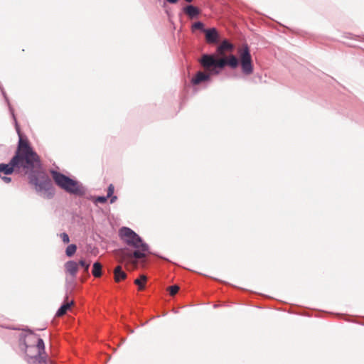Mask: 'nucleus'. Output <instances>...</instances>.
I'll list each match as a JSON object with an SVG mask.
<instances>
[{"label":"nucleus","mask_w":364,"mask_h":364,"mask_svg":"<svg viewBox=\"0 0 364 364\" xmlns=\"http://www.w3.org/2000/svg\"><path fill=\"white\" fill-rule=\"evenodd\" d=\"M114 187L112 184H110L109 186H108V189H107V198H110L113 193H114Z\"/></svg>","instance_id":"nucleus-18"},{"label":"nucleus","mask_w":364,"mask_h":364,"mask_svg":"<svg viewBox=\"0 0 364 364\" xmlns=\"http://www.w3.org/2000/svg\"><path fill=\"white\" fill-rule=\"evenodd\" d=\"M60 238L62 239L64 243H68L70 242L69 236L67 233L63 232L60 235Z\"/></svg>","instance_id":"nucleus-17"},{"label":"nucleus","mask_w":364,"mask_h":364,"mask_svg":"<svg viewBox=\"0 0 364 364\" xmlns=\"http://www.w3.org/2000/svg\"><path fill=\"white\" fill-rule=\"evenodd\" d=\"M65 269L66 273L69 274L73 277H75L78 271V264L74 261H68L65 264Z\"/></svg>","instance_id":"nucleus-8"},{"label":"nucleus","mask_w":364,"mask_h":364,"mask_svg":"<svg viewBox=\"0 0 364 364\" xmlns=\"http://www.w3.org/2000/svg\"><path fill=\"white\" fill-rule=\"evenodd\" d=\"M127 274L122 270L121 266H117L114 269V279L115 282H120L127 278Z\"/></svg>","instance_id":"nucleus-10"},{"label":"nucleus","mask_w":364,"mask_h":364,"mask_svg":"<svg viewBox=\"0 0 364 364\" xmlns=\"http://www.w3.org/2000/svg\"><path fill=\"white\" fill-rule=\"evenodd\" d=\"M92 274L95 277H100L102 274V265L99 262H95L93 264Z\"/></svg>","instance_id":"nucleus-14"},{"label":"nucleus","mask_w":364,"mask_h":364,"mask_svg":"<svg viewBox=\"0 0 364 364\" xmlns=\"http://www.w3.org/2000/svg\"><path fill=\"white\" fill-rule=\"evenodd\" d=\"M193 29H203V23L201 22H196L193 25Z\"/></svg>","instance_id":"nucleus-21"},{"label":"nucleus","mask_w":364,"mask_h":364,"mask_svg":"<svg viewBox=\"0 0 364 364\" xmlns=\"http://www.w3.org/2000/svg\"><path fill=\"white\" fill-rule=\"evenodd\" d=\"M25 353L30 364H46V355L43 341L36 334L25 337Z\"/></svg>","instance_id":"nucleus-4"},{"label":"nucleus","mask_w":364,"mask_h":364,"mask_svg":"<svg viewBox=\"0 0 364 364\" xmlns=\"http://www.w3.org/2000/svg\"><path fill=\"white\" fill-rule=\"evenodd\" d=\"M184 12L187 14L190 18H193L198 14H199V9L192 5H188L184 8Z\"/></svg>","instance_id":"nucleus-12"},{"label":"nucleus","mask_w":364,"mask_h":364,"mask_svg":"<svg viewBox=\"0 0 364 364\" xmlns=\"http://www.w3.org/2000/svg\"><path fill=\"white\" fill-rule=\"evenodd\" d=\"M237 53L242 73L247 75H251L253 73V64L248 46L243 45L239 48Z\"/></svg>","instance_id":"nucleus-6"},{"label":"nucleus","mask_w":364,"mask_h":364,"mask_svg":"<svg viewBox=\"0 0 364 364\" xmlns=\"http://www.w3.org/2000/svg\"><path fill=\"white\" fill-rule=\"evenodd\" d=\"M68 297L66 296L65 303L60 306L58 311L56 313V316L60 317L66 314V312L70 309V307L74 304V301L71 300L70 301H68Z\"/></svg>","instance_id":"nucleus-9"},{"label":"nucleus","mask_w":364,"mask_h":364,"mask_svg":"<svg viewBox=\"0 0 364 364\" xmlns=\"http://www.w3.org/2000/svg\"><path fill=\"white\" fill-rule=\"evenodd\" d=\"M169 294L171 296H174L179 290V287L177 285L171 286L168 288Z\"/></svg>","instance_id":"nucleus-16"},{"label":"nucleus","mask_w":364,"mask_h":364,"mask_svg":"<svg viewBox=\"0 0 364 364\" xmlns=\"http://www.w3.org/2000/svg\"><path fill=\"white\" fill-rule=\"evenodd\" d=\"M147 277L145 275H141L139 278L134 280V284L138 286L139 290H143L145 287V283Z\"/></svg>","instance_id":"nucleus-13"},{"label":"nucleus","mask_w":364,"mask_h":364,"mask_svg":"<svg viewBox=\"0 0 364 364\" xmlns=\"http://www.w3.org/2000/svg\"><path fill=\"white\" fill-rule=\"evenodd\" d=\"M210 75L205 74L203 72H198L196 76L192 79L191 82L193 85H198L201 82L209 80Z\"/></svg>","instance_id":"nucleus-11"},{"label":"nucleus","mask_w":364,"mask_h":364,"mask_svg":"<svg viewBox=\"0 0 364 364\" xmlns=\"http://www.w3.org/2000/svg\"><path fill=\"white\" fill-rule=\"evenodd\" d=\"M110 198V203H114L117 200V197L116 196H112Z\"/></svg>","instance_id":"nucleus-23"},{"label":"nucleus","mask_w":364,"mask_h":364,"mask_svg":"<svg viewBox=\"0 0 364 364\" xmlns=\"http://www.w3.org/2000/svg\"><path fill=\"white\" fill-rule=\"evenodd\" d=\"M50 173L55 184L62 189L75 195L83 194V190L77 181L55 171H50Z\"/></svg>","instance_id":"nucleus-5"},{"label":"nucleus","mask_w":364,"mask_h":364,"mask_svg":"<svg viewBox=\"0 0 364 364\" xmlns=\"http://www.w3.org/2000/svg\"><path fill=\"white\" fill-rule=\"evenodd\" d=\"M185 1H186V2H188V3H191V2H192L193 0H185Z\"/></svg>","instance_id":"nucleus-25"},{"label":"nucleus","mask_w":364,"mask_h":364,"mask_svg":"<svg viewBox=\"0 0 364 364\" xmlns=\"http://www.w3.org/2000/svg\"><path fill=\"white\" fill-rule=\"evenodd\" d=\"M18 134L19 141L15 155L9 164H0V177L1 173L9 175L14 172L28 175L29 182L35 186L36 190L42 192L44 198H51L55 189L50 178L40 171L41 164L39 156L33 150L28 141L22 138L18 130Z\"/></svg>","instance_id":"nucleus-1"},{"label":"nucleus","mask_w":364,"mask_h":364,"mask_svg":"<svg viewBox=\"0 0 364 364\" xmlns=\"http://www.w3.org/2000/svg\"><path fill=\"white\" fill-rule=\"evenodd\" d=\"M2 179L6 183L11 182V178L10 177H7V176L2 177Z\"/></svg>","instance_id":"nucleus-22"},{"label":"nucleus","mask_w":364,"mask_h":364,"mask_svg":"<svg viewBox=\"0 0 364 364\" xmlns=\"http://www.w3.org/2000/svg\"><path fill=\"white\" fill-rule=\"evenodd\" d=\"M77 250V246L74 244L68 245L66 248L65 253L68 257H72Z\"/></svg>","instance_id":"nucleus-15"},{"label":"nucleus","mask_w":364,"mask_h":364,"mask_svg":"<svg viewBox=\"0 0 364 364\" xmlns=\"http://www.w3.org/2000/svg\"><path fill=\"white\" fill-rule=\"evenodd\" d=\"M166 1L171 4H176L178 1V0H166Z\"/></svg>","instance_id":"nucleus-24"},{"label":"nucleus","mask_w":364,"mask_h":364,"mask_svg":"<svg viewBox=\"0 0 364 364\" xmlns=\"http://www.w3.org/2000/svg\"><path fill=\"white\" fill-rule=\"evenodd\" d=\"M205 40L208 43H215L218 41V33L215 28L204 29Z\"/></svg>","instance_id":"nucleus-7"},{"label":"nucleus","mask_w":364,"mask_h":364,"mask_svg":"<svg viewBox=\"0 0 364 364\" xmlns=\"http://www.w3.org/2000/svg\"><path fill=\"white\" fill-rule=\"evenodd\" d=\"M120 236L127 245L136 250L133 252L128 248L118 250L115 252L116 257L119 262L131 264L136 267L138 264L136 259L146 257V252L149 250L148 245L137 234L128 228H123L120 230Z\"/></svg>","instance_id":"nucleus-2"},{"label":"nucleus","mask_w":364,"mask_h":364,"mask_svg":"<svg viewBox=\"0 0 364 364\" xmlns=\"http://www.w3.org/2000/svg\"><path fill=\"white\" fill-rule=\"evenodd\" d=\"M79 264L85 268V271H88L90 264L87 263L85 260L82 259L79 262Z\"/></svg>","instance_id":"nucleus-20"},{"label":"nucleus","mask_w":364,"mask_h":364,"mask_svg":"<svg viewBox=\"0 0 364 364\" xmlns=\"http://www.w3.org/2000/svg\"><path fill=\"white\" fill-rule=\"evenodd\" d=\"M234 46L228 41H223L217 48V53L220 58L215 55L205 54L201 57L200 63L206 70L213 72L215 74L219 73V70L223 69L225 66L228 65L231 68H236L238 66V59L234 55H230L226 57V53L231 52Z\"/></svg>","instance_id":"nucleus-3"},{"label":"nucleus","mask_w":364,"mask_h":364,"mask_svg":"<svg viewBox=\"0 0 364 364\" xmlns=\"http://www.w3.org/2000/svg\"><path fill=\"white\" fill-rule=\"evenodd\" d=\"M107 196H98L95 201L96 203H104L107 201Z\"/></svg>","instance_id":"nucleus-19"}]
</instances>
